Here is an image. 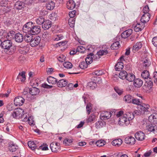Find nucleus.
<instances>
[{
    "label": "nucleus",
    "instance_id": "nucleus-1",
    "mask_svg": "<svg viewBox=\"0 0 157 157\" xmlns=\"http://www.w3.org/2000/svg\"><path fill=\"white\" fill-rule=\"evenodd\" d=\"M2 47L3 48L9 51L10 55L13 54L16 50V47L12 45V43L10 40H4L2 42Z\"/></svg>",
    "mask_w": 157,
    "mask_h": 157
},
{
    "label": "nucleus",
    "instance_id": "nucleus-2",
    "mask_svg": "<svg viewBox=\"0 0 157 157\" xmlns=\"http://www.w3.org/2000/svg\"><path fill=\"white\" fill-rule=\"evenodd\" d=\"M24 112V110L21 108L15 109L12 113V116L14 118H20Z\"/></svg>",
    "mask_w": 157,
    "mask_h": 157
},
{
    "label": "nucleus",
    "instance_id": "nucleus-3",
    "mask_svg": "<svg viewBox=\"0 0 157 157\" xmlns=\"http://www.w3.org/2000/svg\"><path fill=\"white\" fill-rule=\"evenodd\" d=\"M32 25H33V23L31 21L27 22L23 27V32L25 33H30Z\"/></svg>",
    "mask_w": 157,
    "mask_h": 157
},
{
    "label": "nucleus",
    "instance_id": "nucleus-4",
    "mask_svg": "<svg viewBox=\"0 0 157 157\" xmlns=\"http://www.w3.org/2000/svg\"><path fill=\"white\" fill-rule=\"evenodd\" d=\"M130 123V122L124 114L119 119L118 124L121 126L127 125Z\"/></svg>",
    "mask_w": 157,
    "mask_h": 157
},
{
    "label": "nucleus",
    "instance_id": "nucleus-5",
    "mask_svg": "<svg viewBox=\"0 0 157 157\" xmlns=\"http://www.w3.org/2000/svg\"><path fill=\"white\" fill-rule=\"evenodd\" d=\"M150 106L149 105L142 103L138 107L139 110L141 111L143 114L145 112H147Z\"/></svg>",
    "mask_w": 157,
    "mask_h": 157
},
{
    "label": "nucleus",
    "instance_id": "nucleus-6",
    "mask_svg": "<svg viewBox=\"0 0 157 157\" xmlns=\"http://www.w3.org/2000/svg\"><path fill=\"white\" fill-rule=\"evenodd\" d=\"M50 147L52 151L54 152H58L60 148L59 144L56 142L51 143L50 145Z\"/></svg>",
    "mask_w": 157,
    "mask_h": 157
},
{
    "label": "nucleus",
    "instance_id": "nucleus-7",
    "mask_svg": "<svg viewBox=\"0 0 157 157\" xmlns=\"http://www.w3.org/2000/svg\"><path fill=\"white\" fill-rule=\"evenodd\" d=\"M40 38L39 36L33 37L31 43H30V46L32 47L37 46L40 43Z\"/></svg>",
    "mask_w": 157,
    "mask_h": 157
},
{
    "label": "nucleus",
    "instance_id": "nucleus-8",
    "mask_svg": "<svg viewBox=\"0 0 157 157\" xmlns=\"http://www.w3.org/2000/svg\"><path fill=\"white\" fill-rule=\"evenodd\" d=\"M108 53V52L106 50H100L98 52L97 54L94 56V60L99 59L101 56L105 55Z\"/></svg>",
    "mask_w": 157,
    "mask_h": 157
},
{
    "label": "nucleus",
    "instance_id": "nucleus-9",
    "mask_svg": "<svg viewBox=\"0 0 157 157\" xmlns=\"http://www.w3.org/2000/svg\"><path fill=\"white\" fill-rule=\"evenodd\" d=\"M24 101V99L22 97L20 96L16 97L14 100V104L17 106L22 105Z\"/></svg>",
    "mask_w": 157,
    "mask_h": 157
},
{
    "label": "nucleus",
    "instance_id": "nucleus-10",
    "mask_svg": "<svg viewBox=\"0 0 157 157\" xmlns=\"http://www.w3.org/2000/svg\"><path fill=\"white\" fill-rule=\"evenodd\" d=\"M40 27L37 25H32L30 33L32 35L37 34L40 32Z\"/></svg>",
    "mask_w": 157,
    "mask_h": 157
},
{
    "label": "nucleus",
    "instance_id": "nucleus-11",
    "mask_svg": "<svg viewBox=\"0 0 157 157\" xmlns=\"http://www.w3.org/2000/svg\"><path fill=\"white\" fill-rule=\"evenodd\" d=\"M135 138L137 140L143 141L144 140L145 136L144 133L142 132H137L135 135Z\"/></svg>",
    "mask_w": 157,
    "mask_h": 157
},
{
    "label": "nucleus",
    "instance_id": "nucleus-12",
    "mask_svg": "<svg viewBox=\"0 0 157 157\" xmlns=\"http://www.w3.org/2000/svg\"><path fill=\"white\" fill-rule=\"evenodd\" d=\"M125 142L127 144H129L132 145L134 144L136 142V140L135 138L132 136H128L125 139Z\"/></svg>",
    "mask_w": 157,
    "mask_h": 157
},
{
    "label": "nucleus",
    "instance_id": "nucleus-13",
    "mask_svg": "<svg viewBox=\"0 0 157 157\" xmlns=\"http://www.w3.org/2000/svg\"><path fill=\"white\" fill-rule=\"evenodd\" d=\"M150 13H146L144 14L142 16L140 21L142 23L144 24L148 22L150 20Z\"/></svg>",
    "mask_w": 157,
    "mask_h": 157
},
{
    "label": "nucleus",
    "instance_id": "nucleus-14",
    "mask_svg": "<svg viewBox=\"0 0 157 157\" xmlns=\"http://www.w3.org/2000/svg\"><path fill=\"white\" fill-rule=\"evenodd\" d=\"M29 92L32 95H36L38 94L40 90L36 87H32L29 89Z\"/></svg>",
    "mask_w": 157,
    "mask_h": 157
},
{
    "label": "nucleus",
    "instance_id": "nucleus-15",
    "mask_svg": "<svg viewBox=\"0 0 157 157\" xmlns=\"http://www.w3.org/2000/svg\"><path fill=\"white\" fill-rule=\"evenodd\" d=\"M111 113L110 112H104L101 114V119L107 120L109 119L111 116Z\"/></svg>",
    "mask_w": 157,
    "mask_h": 157
},
{
    "label": "nucleus",
    "instance_id": "nucleus-16",
    "mask_svg": "<svg viewBox=\"0 0 157 157\" xmlns=\"http://www.w3.org/2000/svg\"><path fill=\"white\" fill-rule=\"evenodd\" d=\"M15 41L18 43H21L23 41L24 37L23 35L20 33H16L15 36Z\"/></svg>",
    "mask_w": 157,
    "mask_h": 157
},
{
    "label": "nucleus",
    "instance_id": "nucleus-17",
    "mask_svg": "<svg viewBox=\"0 0 157 157\" xmlns=\"http://www.w3.org/2000/svg\"><path fill=\"white\" fill-rule=\"evenodd\" d=\"M133 81V85L136 87H140L143 83L142 80L140 78L135 79Z\"/></svg>",
    "mask_w": 157,
    "mask_h": 157
},
{
    "label": "nucleus",
    "instance_id": "nucleus-18",
    "mask_svg": "<svg viewBox=\"0 0 157 157\" xmlns=\"http://www.w3.org/2000/svg\"><path fill=\"white\" fill-rule=\"evenodd\" d=\"M51 21L49 20L44 21L42 25V27L44 29H48L51 27Z\"/></svg>",
    "mask_w": 157,
    "mask_h": 157
},
{
    "label": "nucleus",
    "instance_id": "nucleus-19",
    "mask_svg": "<svg viewBox=\"0 0 157 157\" xmlns=\"http://www.w3.org/2000/svg\"><path fill=\"white\" fill-rule=\"evenodd\" d=\"M132 30L131 29H128L124 31L121 34L122 38H126L128 37L132 33Z\"/></svg>",
    "mask_w": 157,
    "mask_h": 157
},
{
    "label": "nucleus",
    "instance_id": "nucleus-20",
    "mask_svg": "<svg viewBox=\"0 0 157 157\" xmlns=\"http://www.w3.org/2000/svg\"><path fill=\"white\" fill-rule=\"evenodd\" d=\"M144 26V24L142 23H137L134 27V30L136 32H138L143 29Z\"/></svg>",
    "mask_w": 157,
    "mask_h": 157
},
{
    "label": "nucleus",
    "instance_id": "nucleus-21",
    "mask_svg": "<svg viewBox=\"0 0 157 157\" xmlns=\"http://www.w3.org/2000/svg\"><path fill=\"white\" fill-rule=\"evenodd\" d=\"M149 120L152 123L157 124V114L154 113L151 115L149 117Z\"/></svg>",
    "mask_w": 157,
    "mask_h": 157
},
{
    "label": "nucleus",
    "instance_id": "nucleus-22",
    "mask_svg": "<svg viewBox=\"0 0 157 157\" xmlns=\"http://www.w3.org/2000/svg\"><path fill=\"white\" fill-rule=\"evenodd\" d=\"M67 84V81L63 79L60 80L57 82V85L59 87H64Z\"/></svg>",
    "mask_w": 157,
    "mask_h": 157
},
{
    "label": "nucleus",
    "instance_id": "nucleus-23",
    "mask_svg": "<svg viewBox=\"0 0 157 157\" xmlns=\"http://www.w3.org/2000/svg\"><path fill=\"white\" fill-rule=\"evenodd\" d=\"M75 3L73 0H69L67 3V7L68 9H73L75 8Z\"/></svg>",
    "mask_w": 157,
    "mask_h": 157
},
{
    "label": "nucleus",
    "instance_id": "nucleus-24",
    "mask_svg": "<svg viewBox=\"0 0 157 157\" xmlns=\"http://www.w3.org/2000/svg\"><path fill=\"white\" fill-rule=\"evenodd\" d=\"M94 54L92 53H90V54L87 55V57L85 59V61L88 64L91 63L93 61V60L94 59Z\"/></svg>",
    "mask_w": 157,
    "mask_h": 157
},
{
    "label": "nucleus",
    "instance_id": "nucleus-25",
    "mask_svg": "<svg viewBox=\"0 0 157 157\" xmlns=\"http://www.w3.org/2000/svg\"><path fill=\"white\" fill-rule=\"evenodd\" d=\"M55 6V3L52 1H49L46 4V8L48 10H52L54 9Z\"/></svg>",
    "mask_w": 157,
    "mask_h": 157
},
{
    "label": "nucleus",
    "instance_id": "nucleus-26",
    "mask_svg": "<svg viewBox=\"0 0 157 157\" xmlns=\"http://www.w3.org/2000/svg\"><path fill=\"white\" fill-rule=\"evenodd\" d=\"M105 123L103 121H97L95 124V126L96 128L99 129L105 126Z\"/></svg>",
    "mask_w": 157,
    "mask_h": 157
},
{
    "label": "nucleus",
    "instance_id": "nucleus-27",
    "mask_svg": "<svg viewBox=\"0 0 157 157\" xmlns=\"http://www.w3.org/2000/svg\"><path fill=\"white\" fill-rule=\"evenodd\" d=\"M33 35L31 33H28V34H26L24 36V39L25 41L27 43H31L32 39L33 37L32 36Z\"/></svg>",
    "mask_w": 157,
    "mask_h": 157
},
{
    "label": "nucleus",
    "instance_id": "nucleus-28",
    "mask_svg": "<svg viewBox=\"0 0 157 157\" xmlns=\"http://www.w3.org/2000/svg\"><path fill=\"white\" fill-rule=\"evenodd\" d=\"M147 129L149 131L154 132L155 131H157V126L151 124L147 126Z\"/></svg>",
    "mask_w": 157,
    "mask_h": 157
},
{
    "label": "nucleus",
    "instance_id": "nucleus-29",
    "mask_svg": "<svg viewBox=\"0 0 157 157\" xmlns=\"http://www.w3.org/2000/svg\"><path fill=\"white\" fill-rule=\"evenodd\" d=\"M47 81L50 84H55L57 82V80L56 78L50 76L48 78Z\"/></svg>",
    "mask_w": 157,
    "mask_h": 157
},
{
    "label": "nucleus",
    "instance_id": "nucleus-30",
    "mask_svg": "<svg viewBox=\"0 0 157 157\" xmlns=\"http://www.w3.org/2000/svg\"><path fill=\"white\" fill-rule=\"evenodd\" d=\"M122 143V141L121 139H116L113 140L112 142L113 145L116 146H119Z\"/></svg>",
    "mask_w": 157,
    "mask_h": 157
},
{
    "label": "nucleus",
    "instance_id": "nucleus-31",
    "mask_svg": "<svg viewBox=\"0 0 157 157\" xmlns=\"http://www.w3.org/2000/svg\"><path fill=\"white\" fill-rule=\"evenodd\" d=\"M124 116L127 117V119L129 121L132 120L134 117V115L132 112H128L126 113V114H124Z\"/></svg>",
    "mask_w": 157,
    "mask_h": 157
},
{
    "label": "nucleus",
    "instance_id": "nucleus-32",
    "mask_svg": "<svg viewBox=\"0 0 157 157\" xmlns=\"http://www.w3.org/2000/svg\"><path fill=\"white\" fill-rule=\"evenodd\" d=\"M135 75L132 73L127 74L126 78L129 82H132L135 79Z\"/></svg>",
    "mask_w": 157,
    "mask_h": 157
},
{
    "label": "nucleus",
    "instance_id": "nucleus-33",
    "mask_svg": "<svg viewBox=\"0 0 157 157\" xmlns=\"http://www.w3.org/2000/svg\"><path fill=\"white\" fill-rule=\"evenodd\" d=\"M123 67V63L121 62H118L115 66V69L116 71H120Z\"/></svg>",
    "mask_w": 157,
    "mask_h": 157
},
{
    "label": "nucleus",
    "instance_id": "nucleus-34",
    "mask_svg": "<svg viewBox=\"0 0 157 157\" xmlns=\"http://www.w3.org/2000/svg\"><path fill=\"white\" fill-rule=\"evenodd\" d=\"M17 79H20L21 82L24 81L25 79V72L22 71L20 73L17 77Z\"/></svg>",
    "mask_w": 157,
    "mask_h": 157
},
{
    "label": "nucleus",
    "instance_id": "nucleus-35",
    "mask_svg": "<svg viewBox=\"0 0 157 157\" xmlns=\"http://www.w3.org/2000/svg\"><path fill=\"white\" fill-rule=\"evenodd\" d=\"M132 96L129 94L127 95L124 97V100L127 103H131L132 102Z\"/></svg>",
    "mask_w": 157,
    "mask_h": 157
},
{
    "label": "nucleus",
    "instance_id": "nucleus-36",
    "mask_svg": "<svg viewBox=\"0 0 157 157\" xmlns=\"http://www.w3.org/2000/svg\"><path fill=\"white\" fill-rule=\"evenodd\" d=\"M142 44L141 42H138L133 46V50L137 51L140 49L142 46Z\"/></svg>",
    "mask_w": 157,
    "mask_h": 157
},
{
    "label": "nucleus",
    "instance_id": "nucleus-37",
    "mask_svg": "<svg viewBox=\"0 0 157 157\" xmlns=\"http://www.w3.org/2000/svg\"><path fill=\"white\" fill-rule=\"evenodd\" d=\"M15 6L17 9L21 10L24 6V4L22 2L18 1L16 3Z\"/></svg>",
    "mask_w": 157,
    "mask_h": 157
},
{
    "label": "nucleus",
    "instance_id": "nucleus-38",
    "mask_svg": "<svg viewBox=\"0 0 157 157\" xmlns=\"http://www.w3.org/2000/svg\"><path fill=\"white\" fill-rule=\"evenodd\" d=\"M28 145L29 147L32 150H34L36 147V145L33 141H29L28 142Z\"/></svg>",
    "mask_w": 157,
    "mask_h": 157
},
{
    "label": "nucleus",
    "instance_id": "nucleus-39",
    "mask_svg": "<svg viewBox=\"0 0 157 157\" xmlns=\"http://www.w3.org/2000/svg\"><path fill=\"white\" fill-rule=\"evenodd\" d=\"M9 149L10 151L13 152L15 151L18 149V147L17 145L13 144H10L9 145Z\"/></svg>",
    "mask_w": 157,
    "mask_h": 157
},
{
    "label": "nucleus",
    "instance_id": "nucleus-40",
    "mask_svg": "<svg viewBox=\"0 0 157 157\" xmlns=\"http://www.w3.org/2000/svg\"><path fill=\"white\" fill-rule=\"evenodd\" d=\"M87 86L90 89L93 90L97 86V84L95 82H91L87 83Z\"/></svg>",
    "mask_w": 157,
    "mask_h": 157
},
{
    "label": "nucleus",
    "instance_id": "nucleus-41",
    "mask_svg": "<svg viewBox=\"0 0 157 157\" xmlns=\"http://www.w3.org/2000/svg\"><path fill=\"white\" fill-rule=\"evenodd\" d=\"M120 46V44L118 41H116L113 43L111 46L112 49L115 50L118 49Z\"/></svg>",
    "mask_w": 157,
    "mask_h": 157
},
{
    "label": "nucleus",
    "instance_id": "nucleus-42",
    "mask_svg": "<svg viewBox=\"0 0 157 157\" xmlns=\"http://www.w3.org/2000/svg\"><path fill=\"white\" fill-rule=\"evenodd\" d=\"M141 76L142 78L144 79H147L149 77L150 74L149 72L147 71H144L141 74Z\"/></svg>",
    "mask_w": 157,
    "mask_h": 157
},
{
    "label": "nucleus",
    "instance_id": "nucleus-43",
    "mask_svg": "<svg viewBox=\"0 0 157 157\" xmlns=\"http://www.w3.org/2000/svg\"><path fill=\"white\" fill-rule=\"evenodd\" d=\"M75 22V18H70L68 20V24L70 26L71 28L74 27Z\"/></svg>",
    "mask_w": 157,
    "mask_h": 157
},
{
    "label": "nucleus",
    "instance_id": "nucleus-44",
    "mask_svg": "<svg viewBox=\"0 0 157 157\" xmlns=\"http://www.w3.org/2000/svg\"><path fill=\"white\" fill-rule=\"evenodd\" d=\"M142 101L140 99L137 98H132V103L135 105H138L139 106L142 103Z\"/></svg>",
    "mask_w": 157,
    "mask_h": 157
},
{
    "label": "nucleus",
    "instance_id": "nucleus-45",
    "mask_svg": "<svg viewBox=\"0 0 157 157\" xmlns=\"http://www.w3.org/2000/svg\"><path fill=\"white\" fill-rule=\"evenodd\" d=\"M127 75V73L125 71H123L120 73L119 77L121 79H124L126 78Z\"/></svg>",
    "mask_w": 157,
    "mask_h": 157
},
{
    "label": "nucleus",
    "instance_id": "nucleus-46",
    "mask_svg": "<svg viewBox=\"0 0 157 157\" xmlns=\"http://www.w3.org/2000/svg\"><path fill=\"white\" fill-rule=\"evenodd\" d=\"M44 21V18L42 17H40L36 20V23L39 25H42Z\"/></svg>",
    "mask_w": 157,
    "mask_h": 157
},
{
    "label": "nucleus",
    "instance_id": "nucleus-47",
    "mask_svg": "<svg viewBox=\"0 0 157 157\" xmlns=\"http://www.w3.org/2000/svg\"><path fill=\"white\" fill-rule=\"evenodd\" d=\"M63 65L65 68L68 69H71L73 66L72 64L69 62H66L64 63Z\"/></svg>",
    "mask_w": 157,
    "mask_h": 157
},
{
    "label": "nucleus",
    "instance_id": "nucleus-48",
    "mask_svg": "<svg viewBox=\"0 0 157 157\" xmlns=\"http://www.w3.org/2000/svg\"><path fill=\"white\" fill-rule=\"evenodd\" d=\"M72 142V139L69 138H66L63 141V143L66 146L69 145Z\"/></svg>",
    "mask_w": 157,
    "mask_h": 157
},
{
    "label": "nucleus",
    "instance_id": "nucleus-49",
    "mask_svg": "<svg viewBox=\"0 0 157 157\" xmlns=\"http://www.w3.org/2000/svg\"><path fill=\"white\" fill-rule=\"evenodd\" d=\"M88 64L86 61H82L79 65L80 67L82 69H84L87 67Z\"/></svg>",
    "mask_w": 157,
    "mask_h": 157
},
{
    "label": "nucleus",
    "instance_id": "nucleus-50",
    "mask_svg": "<svg viewBox=\"0 0 157 157\" xmlns=\"http://www.w3.org/2000/svg\"><path fill=\"white\" fill-rule=\"evenodd\" d=\"M95 116L94 114H91L88 117L87 121L88 123L91 122L95 120Z\"/></svg>",
    "mask_w": 157,
    "mask_h": 157
},
{
    "label": "nucleus",
    "instance_id": "nucleus-51",
    "mask_svg": "<svg viewBox=\"0 0 157 157\" xmlns=\"http://www.w3.org/2000/svg\"><path fill=\"white\" fill-rule=\"evenodd\" d=\"M50 36V35L48 32H44L42 35V37L46 40H48L49 37Z\"/></svg>",
    "mask_w": 157,
    "mask_h": 157
},
{
    "label": "nucleus",
    "instance_id": "nucleus-52",
    "mask_svg": "<svg viewBox=\"0 0 157 157\" xmlns=\"http://www.w3.org/2000/svg\"><path fill=\"white\" fill-rule=\"evenodd\" d=\"M77 51L78 52L83 53L86 51L85 48L82 46H78L77 48Z\"/></svg>",
    "mask_w": 157,
    "mask_h": 157
},
{
    "label": "nucleus",
    "instance_id": "nucleus-53",
    "mask_svg": "<svg viewBox=\"0 0 157 157\" xmlns=\"http://www.w3.org/2000/svg\"><path fill=\"white\" fill-rule=\"evenodd\" d=\"M20 118L21 119V120L23 121H29V118H28L26 114H22Z\"/></svg>",
    "mask_w": 157,
    "mask_h": 157
},
{
    "label": "nucleus",
    "instance_id": "nucleus-54",
    "mask_svg": "<svg viewBox=\"0 0 157 157\" xmlns=\"http://www.w3.org/2000/svg\"><path fill=\"white\" fill-rule=\"evenodd\" d=\"M105 142L102 140H99L97 141L96 143V145L98 147H101L104 145Z\"/></svg>",
    "mask_w": 157,
    "mask_h": 157
},
{
    "label": "nucleus",
    "instance_id": "nucleus-55",
    "mask_svg": "<svg viewBox=\"0 0 157 157\" xmlns=\"http://www.w3.org/2000/svg\"><path fill=\"white\" fill-rule=\"evenodd\" d=\"M39 149L43 151L48 150V145L46 144H43L39 147Z\"/></svg>",
    "mask_w": 157,
    "mask_h": 157
},
{
    "label": "nucleus",
    "instance_id": "nucleus-56",
    "mask_svg": "<svg viewBox=\"0 0 157 157\" xmlns=\"http://www.w3.org/2000/svg\"><path fill=\"white\" fill-rule=\"evenodd\" d=\"M143 66L145 68L148 67L150 65V63L149 61L147 59H145L143 62Z\"/></svg>",
    "mask_w": 157,
    "mask_h": 157
},
{
    "label": "nucleus",
    "instance_id": "nucleus-57",
    "mask_svg": "<svg viewBox=\"0 0 157 157\" xmlns=\"http://www.w3.org/2000/svg\"><path fill=\"white\" fill-rule=\"evenodd\" d=\"M56 17L57 15L55 13H52L50 15L49 18L52 21H55L56 20Z\"/></svg>",
    "mask_w": 157,
    "mask_h": 157
},
{
    "label": "nucleus",
    "instance_id": "nucleus-58",
    "mask_svg": "<svg viewBox=\"0 0 157 157\" xmlns=\"http://www.w3.org/2000/svg\"><path fill=\"white\" fill-rule=\"evenodd\" d=\"M66 57L63 55H61L59 56L58 57L57 59L58 61L60 62H63L65 60Z\"/></svg>",
    "mask_w": 157,
    "mask_h": 157
},
{
    "label": "nucleus",
    "instance_id": "nucleus-59",
    "mask_svg": "<svg viewBox=\"0 0 157 157\" xmlns=\"http://www.w3.org/2000/svg\"><path fill=\"white\" fill-rule=\"evenodd\" d=\"M63 38V36L61 35H55L54 37V40L58 41L62 39Z\"/></svg>",
    "mask_w": 157,
    "mask_h": 157
},
{
    "label": "nucleus",
    "instance_id": "nucleus-60",
    "mask_svg": "<svg viewBox=\"0 0 157 157\" xmlns=\"http://www.w3.org/2000/svg\"><path fill=\"white\" fill-rule=\"evenodd\" d=\"M92 107L90 104H88L86 106V110L87 111V114H89L91 110Z\"/></svg>",
    "mask_w": 157,
    "mask_h": 157
},
{
    "label": "nucleus",
    "instance_id": "nucleus-61",
    "mask_svg": "<svg viewBox=\"0 0 157 157\" xmlns=\"http://www.w3.org/2000/svg\"><path fill=\"white\" fill-rule=\"evenodd\" d=\"M13 33H14L13 31L12 32H9L8 33L7 36H6V38H7L8 39H10L13 38V37L14 36Z\"/></svg>",
    "mask_w": 157,
    "mask_h": 157
},
{
    "label": "nucleus",
    "instance_id": "nucleus-62",
    "mask_svg": "<svg viewBox=\"0 0 157 157\" xmlns=\"http://www.w3.org/2000/svg\"><path fill=\"white\" fill-rule=\"evenodd\" d=\"M124 112L122 111H120L116 113L115 112H114V114H116L117 117H121V116H123L124 115Z\"/></svg>",
    "mask_w": 157,
    "mask_h": 157
},
{
    "label": "nucleus",
    "instance_id": "nucleus-63",
    "mask_svg": "<svg viewBox=\"0 0 157 157\" xmlns=\"http://www.w3.org/2000/svg\"><path fill=\"white\" fill-rule=\"evenodd\" d=\"M143 12L144 14H146V13H149L148 12L149 11V9L148 6H145L143 9Z\"/></svg>",
    "mask_w": 157,
    "mask_h": 157
},
{
    "label": "nucleus",
    "instance_id": "nucleus-64",
    "mask_svg": "<svg viewBox=\"0 0 157 157\" xmlns=\"http://www.w3.org/2000/svg\"><path fill=\"white\" fill-rule=\"evenodd\" d=\"M152 43L155 46L157 47V37H155L153 38Z\"/></svg>",
    "mask_w": 157,
    "mask_h": 157
}]
</instances>
